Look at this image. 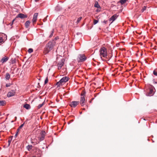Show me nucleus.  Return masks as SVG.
Listing matches in <instances>:
<instances>
[{
    "mask_svg": "<svg viewBox=\"0 0 157 157\" xmlns=\"http://www.w3.org/2000/svg\"><path fill=\"white\" fill-rule=\"evenodd\" d=\"M82 18V17H79L78 19L77 20V21L76 22V23L77 24H78L80 21L81 20Z\"/></svg>",
    "mask_w": 157,
    "mask_h": 157,
    "instance_id": "23",
    "label": "nucleus"
},
{
    "mask_svg": "<svg viewBox=\"0 0 157 157\" xmlns=\"http://www.w3.org/2000/svg\"><path fill=\"white\" fill-rule=\"evenodd\" d=\"M23 107L27 109H29L31 108L30 105L27 103L23 105Z\"/></svg>",
    "mask_w": 157,
    "mask_h": 157,
    "instance_id": "15",
    "label": "nucleus"
},
{
    "mask_svg": "<svg viewBox=\"0 0 157 157\" xmlns=\"http://www.w3.org/2000/svg\"><path fill=\"white\" fill-rule=\"evenodd\" d=\"M108 22V21H103V22L105 24H106Z\"/></svg>",
    "mask_w": 157,
    "mask_h": 157,
    "instance_id": "33",
    "label": "nucleus"
},
{
    "mask_svg": "<svg viewBox=\"0 0 157 157\" xmlns=\"http://www.w3.org/2000/svg\"><path fill=\"white\" fill-rule=\"evenodd\" d=\"M30 22L29 21H27L25 23V25L26 28H28L29 26Z\"/></svg>",
    "mask_w": 157,
    "mask_h": 157,
    "instance_id": "16",
    "label": "nucleus"
},
{
    "mask_svg": "<svg viewBox=\"0 0 157 157\" xmlns=\"http://www.w3.org/2000/svg\"><path fill=\"white\" fill-rule=\"evenodd\" d=\"M18 134H16V133L15 135V137H17V136Z\"/></svg>",
    "mask_w": 157,
    "mask_h": 157,
    "instance_id": "38",
    "label": "nucleus"
},
{
    "mask_svg": "<svg viewBox=\"0 0 157 157\" xmlns=\"http://www.w3.org/2000/svg\"><path fill=\"white\" fill-rule=\"evenodd\" d=\"M69 78L68 77L66 76L63 77L59 82L56 83V85H57L58 87L59 86L61 85H62L63 83H64L67 81L69 80Z\"/></svg>",
    "mask_w": 157,
    "mask_h": 157,
    "instance_id": "3",
    "label": "nucleus"
},
{
    "mask_svg": "<svg viewBox=\"0 0 157 157\" xmlns=\"http://www.w3.org/2000/svg\"><path fill=\"white\" fill-rule=\"evenodd\" d=\"M39 0H35V1L36 2H37Z\"/></svg>",
    "mask_w": 157,
    "mask_h": 157,
    "instance_id": "40",
    "label": "nucleus"
},
{
    "mask_svg": "<svg viewBox=\"0 0 157 157\" xmlns=\"http://www.w3.org/2000/svg\"><path fill=\"white\" fill-rule=\"evenodd\" d=\"M100 56L102 60H105L107 58V53L106 48L102 47L101 48L99 51Z\"/></svg>",
    "mask_w": 157,
    "mask_h": 157,
    "instance_id": "2",
    "label": "nucleus"
},
{
    "mask_svg": "<svg viewBox=\"0 0 157 157\" xmlns=\"http://www.w3.org/2000/svg\"><path fill=\"white\" fill-rule=\"evenodd\" d=\"M38 15V13H35L33 15V18L32 20V21L33 23H35L36 22L37 19V17Z\"/></svg>",
    "mask_w": 157,
    "mask_h": 157,
    "instance_id": "10",
    "label": "nucleus"
},
{
    "mask_svg": "<svg viewBox=\"0 0 157 157\" xmlns=\"http://www.w3.org/2000/svg\"><path fill=\"white\" fill-rule=\"evenodd\" d=\"M146 6H144L142 9L141 10V11L142 12H143L146 9Z\"/></svg>",
    "mask_w": 157,
    "mask_h": 157,
    "instance_id": "27",
    "label": "nucleus"
},
{
    "mask_svg": "<svg viewBox=\"0 0 157 157\" xmlns=\"http://www.w3.org/2000/svg\"><path fill=\"white\" fill-rule=\"evenodd\" d=\"M9 59L8 57L6 56H4L0 60V62L2 63L6 62Z\"/></svg>",
    "mask_w": 157,
    "mask_h": 157,
    "instance_id": "12",
    "label": "nucleus"
},
{
    "mask_svg": "<svg viewBox=\"0 0 157 157\" xmlns=\"http://www.w3.org/2000/svg\"><path fill=\"white\" fill-rule=\"evenodd\" d=\"M154 94V91L153 90V89L150 88V91L149 92L148 94V96H151L153 95Z\"/></svg>",
    "mask_w": 157,
    "mask_h": 157,
    "instance_id": "14",
    "label": "nucleus"
},
{
    "mask_svg": "<svg viewBox=\"0 0 157 157\" xmlns=\"http://www.w3.org/2000/svg\"><path fill=\"white\" fill-rule=\"evenodd\" d=\"M32 145H28L27 147V148L29 151L32 149Z\"/></svg>",
    "mask_w": 157,
    "mask_h": 157,
    "instance_id": "25",
    "label": "nucleus"
},
{
    "mask_svg": "<svg viewBox=\"0 0 157 157\" xmlns=\"http://www.w3.org/2000/svg\"><path fill=\"white\" fill-rule=\"evenodd\" d=\"M10 75L9 73H6V75L5 78H6V80H9L10 79Z\"/></svg>",
    "mask_w": 157,
    "mask_h": 157,
    "instance_id": "18",
    "label": "nucleus"
},
{
    "mask_svg": "<svg viewBox=\"0 0 157 157\" xmlns=\"http://www.w3.org/2000/svg\"><path fill=\"white\" fill-rule=\"evenodd\" d=\"M78 58L79 59L78 61H84L86 60V57L83 54L79 55L78 56Z\"/></svg>",
    "mask_w": 157,
    "mask_h": 157,
    "instance_id": "5",
    "label": "nucleus"
},
{
    "mask_svg": "<svg viewBox=\"0 0 157 157\" xmlns=\"http://www.w3.org/2000/svg\"><path fill=\"white\" fill-rule=\"evenodd\" d=\"M86 92L83 91L81 95V98L80 100V103L81 105L83 106L85 104V96Z\"/></svg>",
    "mask_w": 157,
    "mask_h": 157,
    "instance_id": "4",
    "label": "nucleus"
},
{
    "mask_svg": "<svg viewBox=\"0 0 157 157\" xmlns=\"http://www.w3.org/2000/svg\"><path fill=\"white\" fill-rule=\"evenodd\" d=\"M127 0H121L119 1V2L121 4H123L125 3Z\"/></svg>",
    "mask_w": 157,
    "mask_h": 157,
    "instance_id": "21",
    "label": "nucleus"
},
{
    "mask_svg": "<svg viewBox=\"0 0 157 157\" xmlns=\"http://www.w3.org/2000/svg\"><path fill=\"white\" fill-rule=\"evenodd\" d=\"M8 143H9V145H10V143H11V140H8Z\"/></svg>",
    "mask_w": 157,
    "mask_h": 157,
    "instance_id": "34",
    "label": "nucleus"
},
{
    "mask_svg": "<svg viewBox=\"0 0 157 157\" xmlns=\"http://www.w3.org/2000/svg\"><path fill=\"white\" fill-rule=\"evenodd\" d=\"M5 102L4 101H0V106L4 105L5 104Z\"/></svg>",
    "mask_w": 157,
    "mask_h": 157,
    "instance_id": "19",
    "label": "nucleus"
},
{
    "mask_svg": "<svg viewBox=\"0 0 157 157\" xmlns=\"http://www.w3.org/2000/svg\"><path fill=\"white\" fill-rule=\"evenodd\" d=\"M15 93L14 91L9 92L7 94V96L9 97H10L13 96L15 94Z\"/></svg>",
    "mask_w": 157,
    "mask_h": 157,
    "instance_id": "13",
    "label": "nucleus"
},
{
    "mask_svg": "<svg viewBox=\"0 0 157 157\" xmlns=\"http://www.w3.org/2000/svg\"><path fill=\"white\" fill-rule=\"evenodd\" d=\"M24 123L23 124H21L17 128V130L18 131H19L20 130L23 126L24 125Z\"/></svg>",
    "mask_w": 157,
    "mask_h": 157,
    "instance_id": "22",
    "label": "nucleus"
},
{
    "mask_svg": "<svg viewBox=\"0 0 157 157\" xmlns=\"http://www.w3.org/2000/svg\"><path fill=\"white\" fill-rule=\"evenodd\" d=\"M54 29H52L51 32V33H50V35L49 36V38H51L53 35V33H54Z\"/></svg>",
    "mask_w": 157,
    "mask_h": 157,
    "instance_id": "20",
    "label": "nucleus"
},
{
    "mask_svg": "<svg viewBox=\"0 0 157 157\" xmlns=\"http://www.w3.org/2000/svg\"><path fill=\"white\" fill-rule=\"evenodd\" d=\"M15 20V19H13V20L12 21V23H13V22Z\"/></svg>",
    "mask_w": 157,
    "mask_h": 157,
    "instance_id": "37",
    "label": "nucleus"
},
{
    "mask_svg": "<svg viewBox=\"0 0 157 157\" xmlns=\"http://www.w3.org/2000/svg\"><path fill=\"white\" fill-rule=\"evenodd\" d=\"M94 6L95 7H97V8H100V6L98 4V2H97V1L95 2V4H94Z\"/></svg>",
    "mask_w": 157,
    "mask_h": 157,
    "instance_id": "17",
    "label": "nucleus"
},
{
    "mask_svg": "<svg viewBox=\"0 0 157 157\" xmlns=\"http://www.w3.org/2000/svg\"><path fill=\"white\" fill-rule=\"evenodd\" d=\"M118 16V15L117 14H114L109 19V21H112V22H113L117 18Z\"/></svg>",
    "mask_w": 157,
    "mask_h": 157,
    "instance_id": "9",
    "label": "nucleus"
},
{
    "mask_svg": "<svg viewBox=\"0 0 157 157\" xmlns=\"http://www.w3.org/2000/svg\"><path fill=\"white\" fill-rule=\"evenodd\" d=\"M154 75L155 76H157V69L155 70L153 72Z\"/></svg>",
    "mask_w": 157,
    "mask_h": 157,
    "instance_id": "24",
    "label": "nucleus"
},
{
    "mask_svg": "<svg viewBox=\"0 0 157 157\" xmlns=\"http://www.w3.org/2000/svg\"><path fill=\"white\" fill-rule=\"evenodd\" d=\"M48 78L47 77L46 79H45V81H44V84H46V83H47L48 82Z\"/></svg>",
    "mask_w": 157,
    "mask_h": 157,
    "instance_id": "31",
    "label": "nucleus"
},
{
    "mask_svg": "<svg viewBox=\"0 0 157 157\" xmlns=\"http://www.w3.org/2000/svg\"><path fill=\"white\" fill-rule=\"evenodd\" d=\"M80 114H81V113H82V112H80Z\"/></svg>",
    "mask_w": 157,
    "mask_h": 157,
    "instance_id": "44",
    "label": "nucleus"
},
{
    "mask_svg": "<svg viewBox=\"0 0 157 157\" xmlns=\"http://www.w3.org/2000/svg\"><path fill=\"white\" fill-rule=\"evenodd\" d=\"M98 11V10H97V11Z\"/></svg>",
    "mask_w": 157,
    "mask_h": 157,
    "instance_id": "43",
    "label": "nucleus"
},
{
    "mask_svg": "<svg viewBox=\"0 0 157 157\" xmlns=\"http://www.w3.org/2000/svg\"><path fill=\"white\" fill-rule=\"evenodd\" d=\"M64 64V60L61 59L57 64L58 68V70H60L61 68L62 67L63 65Z\"/></svg>",
    "mask_w": 157,
    "mask_h": 157,
    "instance_id": "8",
    "label": "nucleus"
},
{
    "mask_svg": "<svg viewBox=\"0 0 157 157\" xmlns=\"http://www.w3.org/2000/svg\"><path fill=\"white\" fill-rule=\"evenodd\" d=\"M98 20H94V25L96 24L98 22Z\"/></svg>",
    "mask_w": 157,
    "mask_h": 157,
    "instance_id": "28",
    "label": "nucleus"
},
{
    "mask_svg": "<svg viewBox=\"0 0 157 157\" xmlns=\"http://www.w3.org/2000/svg\"><path fill=\"white\" fill-rule=\"evenodd\" d=\"M33 49L32 48H31L29 49L28 50V52L29 53H31L32 52H33Z\"/></svg>",
    "mask_w": 157,
    "mask_h": 157,
    "instance_id": "26",
    "label": "nucleus"
},
{
    "mask_svg": "<svg viewBox=\"0 0 157 157\" xmlns=\"http://www.w3.org/2000/svg\"><path fill=\"white\" fill-rule=\"evenodd\" d=\"M19 131H17V132L16 133V134H18V132H19Z\"/></svg>",
    "mask_w": 157,
    "mask_h": 157,
    "instance_id": "35",
    "label": "nucleus"
},
{
    "mask_svg": "<svg viewBox=\"0 0 157 157\" xmlns=\"http://www.w3.org/2000/svg\"><path fill=\"white\" fill-rule=\"evenodd\" d=\"M18 134H16V133L15 135V137H17V136Z\"/></svg>",
    "mask_w": 157,
    "mask_h": 157,
    "instance_id": "39",
    "label": "nucleus"
},
{
    "mask_svg": "<svg viewBox=\"0 0 157 157\" xmlns=\"http://www.w3.org/2000/svg\"><path fill=\"white\" fill-rule=\"evenodd\" d=\"M10 85H11V84H10V83L6 84V87H9Z\"/></svg>",
    "mask_w": 157,
    "mask_h": 157,
    "instance_id": "32",
    "label": "nucleus"
},
{
    "mask_svg": "<svg viewBox=\"0 0 157 157\" xmlns=\"http://www.w3.org/2000/svg\"><path fill=\"white\" fill-rule=\"evenodd\" d=\"M3 42V40L2 37H0V43H2Z\"/></svg>",
    "mask_w": 157,
    "mask_h": 157,
    "instance_id": "30",
    "label": "nucleus"
},
{
    "mask_svg": "<svg viewBox=\"0 0 157 157\" xmlns=\"http://www.w3.org/2000/svg\"><path fill=\"white\" fill-rule=\"evenodd\" d=\"M40 136L39 138L40 141L43 140L44 138L45 134V132L44 131H42L40 133Z\"/></svg>",
    "mask_w": 157,
    "mask_h": 157,
    "instance_id": "6",
    "label": "nucleus"
},
{
    "mask_svg": "<svg viewBox=\"0 0 157 157\" xmlns=\"http://www.w3.org/2000/svg\"><path fill=\"white\" fill-rule=\"evenodd\" d=\"M79 103L78 101H74L71 102L69 105L71 107L75 108Z\"/></svg>",
    "mask_w": 157,
    "mask_h": 157,
    "instance_id": "7",
    "label": "nucleus"
},
{
    "mask_svg": "<svg viewBox=\"0 0 157 157\" xmlns=\"http://www.w3.org/2000/svg\"><path fill=\"white\" fill-rule=\"evenodd\" d=\"M27 15L22 13H19L17 16V17H19L22 19L27 18Z\"/></svg>",
    "mask_w": 157,
    "mask_h": 157,
    "instance_id": "11",
    "label": "nucleus"
},
{
    "mask_svg": "<svg viewBox=\"0 0 157 157\" xmlns=\"http://www.w3.org/2000/svg\"><path fill=\"white\" fill-rule=\"evenodd\" d=\"M13 23H12V22H11L10 24L11 25H12L13 24Z\"/></svg>",
    "mask_w": 157,
    "mask_h": 157,
    "instance_id": "36",
    "label": "nucleus"
},
{
    "mask_svg": "<svg viewBox=\"0 0 157 157\" xmlns=\"http://www.w3.org/2000/svg\"><path fill=\"white\" fill-rule=\"evenodd\" d=\"M85 108H83V110H85Z\"/></svg>",
    "mask_w": 157,
    "mask_h": 157,
    "instance_id": "42",
    "label": "nucleus"
},
{
    "mask_svg": "<svg viewBox=\"0 0 157 157\" xmlns=\"http://www.w3.org/2000/svg\"><path fill=\"white\" fill-rule=\"evenodd\" d=\"M43 103L41 104H39L38 106V108L40 109V108H41L43 106Z\"/></svg>",
    "mask_w": 157,
    "mask_h": 157,
    "instance_id": "29",
    "label": "nucleus"
},
{
    "mask_svg": "<svg viewBox=\"0 0 157 157\" xmlns=\"http://www.w3.org/2000/svg\"><path fill=\"white\" fill-rule=\"evenodd\" d=\"M15 119L16 120L17 119V117H15Z\"/></svg>",
    "mask_w": 157,
    "mask_h": 157,
    "instance_id": "41",
    "label": "nucleus"
},
{
    "mask_svg": "<svg viewBox=\"0 0 157 157\" xmlns=\"http://www.w3.org/2000/svg\"><path fill=\"white\" fill-rule=\"evenodd\" d=\"M56 42L54 40L49 41L46 45L44 48V52L45 54L48 53L55 45Z\"/></svg>",
    "mask_w": 157,
    "mask_h": 157,
    "instance_id": "1",
    "label": "nucleus"
}]
</instances>
